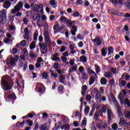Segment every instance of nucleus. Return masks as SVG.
<instances>
[{
	"label": "nucleus",
	"mask_w": 130,
	"mask_h": 130,
	"mask_svg": "<svg viewBox=\"0 0 130 130\" xmlns=\"http://www.w3.org/2000/svg\"><path fill=\"white\" fill-rule=\"evenodd\" d=\"M59 23H57V24H55L53 26V29H54V34H58V32H61L62 29H64L66 28V25H61V27H59Z\"/></svg>",
	"instance_id": "6e6552de"
},
{
	"label": "nucleus",
	"mask_w": 130,
	"mask_h": 130,
	"mask_svg": "<svg viewBox=\"0 0 130 130\" xmlns=\"http://www.w3.org/2000/svg\"><path fill=\"white\" fill-rule=\"evenodd\" d=\"M23 7V2H19L17 4V11H20L22 9V8Z\"/></svg>",
	"instance_id": "aec40b11"
},
{
	"label": "nucleus",
	"mask_w": 130,
	"mask_h": 130,
	"mask_svg": "<svg viewBox=\"0 0 130 130\" xmlns=\"http://www.w3.org/2000/svg\"><path fill=\"white\" fill-rule=\"evenodd\" d=\"M48 114L47 113H43V119H45L46 118H48Z\"/></svg>",
	"instance_id": "bf43d9fd"
},
{
	"label": "nucleus",
	"mask_w": 130,
	"mask_h": 130,
	"mask_svg": "<svg viewBox=\"0 0 130 130\" xmlns=\"http://www.w3.org/2000/svg\"><path fill=\"white\" fill-rule=\"evenodd\" d=\"M41 15L40 13H37V19H38V20L37 21V24L38 26H42L41 23Z\"/></svg>",
	"instance_id": "dca6fc26"
},
{
	"label": "nucleus",
	"mask_w": 130,
	"mask_h": 130,
	"mask_svg": "<svg viewBox=\"0 0 130 130\" xmlns=\"http://www.w3.org/2000/svg\"><path fill=\"white\" fill-rule=\"evenodd\" d=\"M59 20L60 21H63L64 23H66L67 25H69L70 26H72L73 24L75 23V20L71 21L70 19H68V17L66 16H61Z\"/></svg>",
	"instance_id": "39448f33"
},
{
	"label": "nucleus",
	"mask_w": 130,
	"mask_h": 130,
	"mask_svg": "<svg viewBox=\"0 0 130 130\" xmlns=\"http://www.w3.org/2000/svg\"><path fill=\"white\" fill-rule=\"evenodd\" d=\"M19 60V56L18 55H15V56L14 57H11V59L10 60V63L11 64V66H15V62L18 61Z\"/></svg>",
	"instance_id": "ddd939ff"
},
{
	"label": "nucleus",
	"mask_w": 130,
	"mask_h": 130,
	"mask_svg": "<svg viewBox=\"0 0 130 130\" xmlns=\"http://www.w3.org/2000/svg\"><path fill=\"white\" fill-rule=\"evenodd\" d=\"M101 112H102V110H99V111H96V113H95L94 118L96 119V120H98L99 118V114H100Z\"/></svg>",
	"instance_id": "cd10ccee"
},
{
	"label": "nucleus",
	"mask_w": 130,
	"mask_h": 130,
	"mask_svg": "<svg viewBox=\"0 0 130 130\" xmlns=\"http://www.w3.org/2000/svg\"><path fill=\"white\" fill-rule=\"evenodd\" d=\"M89 110H90V107H89V106L88 107H87V106L86 105L85 109L84 110L85 114H88Z\"/></svg>",
	"instance_id": "79ce46f5"
},
{
	"label": "nucleus",
	"mask_w": 130,
	"mask_h": 130,
	"mask_svg": "<svg viewBox=\"0 0 130 130\" xmlns=\"http://www.w3.org/2000/svg\"><path fill=\"white\" fill-rule=\"evenodd\" d=\"M20 45H21L22 47H25V45H26V41L22 40L21 42H20Z\"/></svg>",
	"instance_id": "ea45409f"
},
{
	"label": "nucleus",
	"mask_w": 130,
	"mask_h": 130,
	"mask_svg": "<svg viewBox=\"0 0 130 130\" xmlns=\"http://www.w3.org/2000/svg\"><path fill=\"white\" fill-rule=\"evenodd\" d=\"M12 5V3L11 2H9V1H7V2H4L3 4L4 8H6V9H8V8H10L11 7V5Z\"/></svg>",
	"instance_id": "412c9836"
},
{
	"label": "nucleus",
	"mask_w": 130,
	"mask_h": 130,
	"mask_svg": "<svg viewBox=\"0 0 130 130\" xmlns=\"http://www.w3.org/2000/svg\"><path fill=\"white\" fill-rule=\"evenodd\" d=\"M104 76H105L106 78H111V77L112 76V74L111 73V72L107 71L106 72H105Z\"/></svg>",
	"instance_id": "c9c22d12"
},
{
	"label": "nucleus",
	"mask_w": 130,
	"mask_h": 130,
	"mask_svg": "<svg viewBox=\"0 0 130 130\" xmlns=\"http://www.w3.org/2000/svg\"><path fill=\"white\" fill-rule=\"evenodd\" d=\"M125 116L126 118H130V111H128L127 113H125Z\"/></svg>",
	"instance_id": "774afa93"
},
{
	"label": "nucleus",
	"mask_w": 130,
	"mask_h": 130,
	"mask_svg": "<svg viewBox=\"0 0 130 130\" xmlns=\"http://www.w3.org/2000/svg\"><path fill=\"white\" fill-rule=\"evenodd\" d=\"M30 7H34L35 11H36L38 13H41V15L44 13L43 4H40L39 6V4H35L34 3H31Z\"/></svg>",
	"instance_id": "f03ea898"
},
{
	"label": "nucleus",
	"mask_w": 130,
	"mask_h": 130,
	"mask_svg": "<svg viewBox=\"0 0 130 130\" xmlns=\"http://www.w3.org/2000/svg\"><path fill=\"white\" fill-rule=\"evenodd\" d=\"M94 90L95 91V92H96V94L95 95V99L99 100L101 96L100 92H98V88H94Z\"/></svg>",
	"instance_id": "f704fd0d"
},
{
	"label": "nucleus",
	"mask_w": 130,
	"mask_h": 130,
	"mask_svg": "<svg viewBox=\"0 0 130 130\" xmlns=\"http://www.w3.org/2000/svg\"><path fill=\"white\" fill-rule=\"evenodd\" d=\"M44 36L45 37V41L46 42V47H47L48 45V43H50L51 41L50 36L48 31H45Z\"/></svg>",
	"instance_id": "9d476101"
},
{
	"label": "nucleus",
	"mask_w": 130,
	"mask_h": 130,
	"mask_svg": "<svg viewBox=\"0 0 130 130\" xmlns=\"http://www.w3.org/2000/svg\"><path fill=\"white\" fill-rule=\"evenodd\" d=\"M50 4V5H52L53 8H56L57 7V2H55V0H51Z\"/></svg>",
	"instance_id": "2f4dec72"
},
{
	"label": "nucleus",
	"mask_w": 130,
	"mask_h": 130,
	"mask_svg": "<svg viewBox=\"0 0 130 130\" xmlns=\"http://www.w3.org/2000/svg\"><path fill=\"white\" fill-rule=\"evenodd\" d=\"M18 52V50L17 48V47L16 48H14L12 49V53H13V55H15L16 53H17Z\"/></svg>",
	"instance_id": "09e8293b"
},
{
	"label": "nucleus",
	"mask_w": 130,
	"mask_h": 130,
	"mask_svg": "<svg viewBox=\"0 0 130 130\" xmlns=\"http://www.w3.org/2000/svg\"><path fill=\"white\" fill-rule=\"evenodd\" d=\"M120 107V115H119L120 116V120L119 122V124L120 125H128V123H127V122L126 121V119H125V118H124V116H123V113L121 111V109L120 107V106H119Z\"/></svg>",
	"instance_id": "423d86ee"
},
{
	"label": "nucleus",
	"mask_w": 130,
	"mask_h": 130,
	"mask_svg": "<svg viewBox=\"0 0 130 130\" xmlns=\"http://www.w3.org/2000/svg\"><path fill=\"white\" fill-rule=\"evenodd\" d=\"M125 0H110L111 3H112V4H115L117 5V4H124Z\"/></svg>",
	"instance_id": "4468645a"
},
{
	"label": "nucleus",
	"mask_w": 130,
	"mask_h": 130,
	"mask_svg": "<svg viewBox=\"0 0 130 130\" xmlns=\"http://www.w3.org/2000/svg\"><path fill=\"white\" fill-rule=\"evenodd\" d=\"M28 67V63H24V64H23V71H26V69Z\"/></svg>",
	"instance_id": "4d7b16f0"
},
{
	"label": "nucleus",
	"mask_w": 130,
	"mask_h": 130,
	"mask_svg": "<svg viewBox=\"0 0 130 130\" xmlns=\"http://www.w3.org/2000/svg\"><path fill=\"white\" fill-rule=\"evenodd\" d=\"M70 120L68 118H63V123H64V124H67V123H69Z\"/></svg>",
	"instance_id": "c03bdc74"
},
{
	"label": "nucleus",
	"mask_w": 130,
	"mask_h": 130,
	"mask_svg": "<svg viewBox=\"0 0 130 130\" xmlns=\"http://www.w3.org/2000/svg\"><path fill=\"white\" fill-rule=\"evenodd\" d=\"M108 80L106 79V76H104V78H101V84L105 85L107 84Z\"/></svg>",
	"instance_id": "bb28decb"
},
{
	"label": "nucleus",
	"mask_w": 130,
	"mask_h": 130,
	"mask_svg": "<svg viewBox=\"0 0 130 130\" xmlns=\"http://www.w3.org/2000/svg\"><path fill=\"white\" fill-rule=\"evenodd\" d=\"M108 55H112L113 53H114V49L113 48V47L110 46V47H108Z\"/></svg>",
	"instance_id": "393cba45"
},
{
	"label": "nucleus",
	"mask_w": 130,
	"mask_h": 130,
	"mask_svg": "<svg viewBox=\"0 0 130 130\" xmlns=\"http://www.w3.org/2000/svg\"><path fill=\"white\" fill-rule=\"evenodd\" d=\"M65 79L66 76H64V75H61V76H60V79H59V82H60V83H62V84H64V85H67V82L64 81Z\"/></svg>",
	"instance_id": "a211bd4d"
},
{
	"label": "nucleus",
	"mask_w": 130,
	"mask_h": 130,
	"mask_svg": "<svg viewBox=\"0 0 130 130\" xmlns=\"http://www.w3.org/2000/svg\"><path fill=\"white\" fill-rule=\"evenodd\" d=\"M109 83H110V84H111V85H114L115 83L114 79H110Z\"/></svg>",
	"instance_id": "69168bd1"
},
{
	"label": "nucleus",
	"mask_w": 130,
	"mask_h": 130,
	"mask_svg": "<svg viewBox=\"0 0 130 130\" xmlns=\"http://www.w3.org/2000/svg\"><path fill=\"white\" fill-rule=\"evenodd\" d=\"M42 87H44V84L42 83H37V87L39 88L38 92L42 93L43 92Z\"/></svg>",
	"instance_id": "f3484780"
},
{
	"label": "nucleus",
	"mask_w": 130,
	"mask_h": 130,
	"mask_svg": "<svg viewBox=\"0 0 130 130\" xmlns=\"http://www.w3.org/2000/svg\"><path fill=\"white\" fill-rule=\"evenodd\" d=\"M94 67L95 68V72H96V74H99V73L101 72V68L100 67V66H98V64H94Z\"/></svg>",
	"instance_id": "72a5a7b5"
},
{
	"label": "nucleus",
	"mask_w": 130,
	"mask_h": 130,
	"mask_svg": "<svg viewBox=\"0 0 130 130\" xmlns=\"http://www.w3.org/2000/svg\"><path fill=\"white\" fill-rule=\"evenodd\" d=\"M46 19H47V16H46V15H43V13H42V21H45Z\"/></svg>",
	"instance_id": "052dcab7"
},
{
	"label": "nucleus",
	"mask_w": 130,
	"mask_h": 130,
	"mask_svg": "<svg viewBox=\"0 0 130 130\" xmlns=\"http://www.w3.org/2000/svg\"><path fill=\"white\" fill-rule=\"evenodd\" d=\"M108 12L109 13H111V15H114L115 16H121V15H122V13L121 12H119L118 11H116L115 12L113 8L109 9Z\"/></svg>",
	"instance_id": "f8f14e48"
},
{
	"label": "nucleus",
	"mask_w": 130,
	"mask_h": 130,
	"mask_svg": "<svg viewBox=\"0 0 130 130\" xmlns=\"http://www.w3.org/2000/svg\"><path fill=\"white\" fill-rule=\"evenodd\" d=\"M64 86H58V91L60 93H63Z\"/></svg>",
	"instance_id": "4c0bfd02"
},
{
	"label": "nucleus",
	"mask_w": 130,
	"mask_h": 130,
	"mask_svg": "<svg viewBox=\"0 0 130 130\" xmlns=\"http://www.w3.org/2000/svg\"><path fill=\"white\" fill-rule=\"evenodd\" d=\"M43 40V37L42 35H40L39 36V41H40V43H42V41Z\"/></svg>",
	"instance_id": "338daca9"
},
{
	"label": "nucleus",
	"mask_w": 130,
	"mask_h": 130,
	"mask_svg": "<svg viewBox=\"0 0 130 130\" xmlns=\"http://www.w3.org/2000/svg\"><path fill=\"white\" fill-rule=\"evenodd\" d=\"M25 122L27 124H28V127H31V125L33 124V120H31V119H27L25 120Z\"/></svg>",
	"instance_id": "58836bf2"
},
{
	"label": "nucleus",
	"mask_w": 130,
	"mask_h": 130,
	"mask_svg": "<svg viewBox=\"0 0 130 130\" xmlns=\"http://www.w3.org/2000/svg\"><path fill=\"white\" fill-rule=\"evenodd\" d=\"M118 97L119 98L120 103L121 104H127V106H128V107H130V101L129 99H128V98H126V99H124V96H123V95L122 94V92H120Z\"/></svg>",
	"instance_id": "7ed1b4c3"
},
{
	"label": "nucleus",
	"mask_w": 130,
	"mask_h": 130,
	"mask_svg": "<svg viewBox=\"0 0 130 130\" xmlns=\"http://www.w3.org/2000/svg\"><path fill=\"white\" fill-rule=\"evenodd\" d=\"M61 59L62 61H67V57H66L65 55H63V56L61 57Z\"/></svg>",
	"instance_id": "13d9d810"
},
{
	"label": "nucleus",
	"mask_w": 130,
	"mask_h": 130,
	"mask_svg": "<svg viewBox=\"0 0 130 130\" xmlns=\"http://www.w3.org/2000/svg\"><path fill=\"white\" fill-rule=\"evenodd\" d=\"M7 22V15L5 12H2L0 15V23L5 24Z\"/></svg>",
	"instance_id": "9b49d317"
},
{
	"label": "nucleus",
	"mask_w": 130,
	"mask_h": 130,
	"mask_svg": "<svg viewBox=\"0 0 130 130\" xmlns=\"http://www.w3.org/2000/svg\"><path fill=\"white\" fill-rule=\"evenodd\" d=\"M125 5L127 8L128 9H130V0H127V2L125 3Z\"/></svg>",
	"instance_id": "a18cd8bd"
},
{
	"label": "nucleus",
	"mask_w": 130,
	"mask_h": 130,
	"mask_svg": "<svg viewBox=\"0 0 130 130\" xmlns=\"http://www.w3.org/2000/svg\"><path fill=\"white\" fill-rule=\"evenodd\" d=\"M24 31L25 35H26V34H30L28 27H26V28H24Z\"/></svg>",
	"instance_id": "5fc2aeb1"
},
{
	"label": "nucleus",
	"mask_w": 130,
	"mask_h": 130,
	"mask_svg": "<svg viewBox=\"0 0 130 130\" xmlns=\"http://www.w3.org/2000/svg\"><path fill=\"white\" fill-rule=\"evenodd\" d=\"M7 98L8 99H12L13 100H15L16 99V95L14 94V93H13V94H10V95H8Z\"/></svg>",
	"instance_id": "b1692460"
},
{
	"label": "nucleus",
	"mask_w": 130,
	"mask_h": 130,
	"mask_svg": "<svg viewBox=\"0 0 130 130\" xmlns=\"http://www.w3.org/2000/svg\"><path fill=\"white\" fill-rule=\"evenodd\" d=\"M46 124H42V126L40 127V130H46Z\"/></svg>",
	"instance_id": "de8ad7c7"
},
{
	"label": "nucleus",
	"mask_w": 130,
	"mask_h": 130,
	"mask_svg": "<svg viewBox=\"0 0 130 130\" xmlns=\"http://www.w3.org/2000/svg\"><path fill=\"white\" fill-rule=\"evenodd\" d=\"M94 82H95V78H94L93 76H91L89 80V84L90 85H91L92 84H93V83H94Z\"/></svg>",
	"instance_id": "e433bc0d"
},
{
	"label": "nucleus",
	"mask_w": 130,
	"mask_h": 130,
	"mask_svg": "<svg viewBox=\"0 0 130 130\" xmlns=\"http://www.w3.org/2000/svg\"><path fill=\"white\" fill-rule=\"evenodd\" d=\"M1 84L4 91H9L12 89L14 86V83L11 81L10 78H7L6 76L2 77Z\"/></svg>",
	"instance_id": "f257e3e1"
},
{
	"label": "nucleus",
	"mask_w": 130,
	"mask_h": 130,
	"mask_svg": "<svg viewBox=\"0 0 130 130\" xmlns=\"http://www.w3.org/2000/svg\"><path fill=\"white\" fill-rule=\"evenodd\" d=\"M42 76L44 79H47V78H48V72H43Z\"/></svg>",
	"instance_id": "a19ab883"
},
{
	"label": "nucleus",
	"mask_w": 130,
	"mask_h": 130,
	"mask_svg": "<svg viewBox=\"0 0 130 130\" xmlns=\"http://www.w3.org/2000/svg\"><path fill=\"white\" fill-rule=\"evenodd\" d=\"M78 68V66H73V67L70 68L69 70V74H73L74 71H77V69Z\"/></svg>",
	"instance_id": "a878e982"
},
{
	"label": "nucleus",
	"mask_w": 130,
	"mask_h": 130,
	"mask_svg": "<svg viewBox=\"0 0 130 130\" xmlns=\"http://www.w3.org/2000/svg\"><path fill=\"white\" fill-rule=\"evenodd\" d=\"M112 127L113 129H114V130L117 129V128H118V126L117 123H114L113 124H112Z\"/></svg>",
	"instance_id": "37998d69"
},
{
	"label": "nucleus",
	"mask_w": 130,
	"mask_h": 130,
	"mask_svg": "<svg viewBox=\"0 0 130 130\" xmlns=\"http://www.w3.org/2000/svg\"><path fill=\"white\" fill-rule=\"evenodd\" d=\"M92 41L93 43H97L98 45H101V44H102V42L100 38H95V39H93V40H92Z\"/></svg>",
	"instance_id": "6ab92c4d"
},
{
	"label": "nucleus",
	"mask_w": 130,
	"mask_h": 130,
	"mask_svg": "<svg viewBox=\"0 0 130 130\" xmlns=\"http://www.w3.org/2000/svg\"><path fill=\"white\" fill-rule=\"evenodd\" d=\"M75 59H71V60H70V66H72V67H73V65L75 64Z\"/></svg>",
	"instance_id": "3c124183"
},
{
	"label": "nucleus",
	"mask_w": 130,
	"mask_h": 130,
	"mask_svg": "<svg viewBox=\"0 0 130 130\" xmlns=\"http://www.w3.org/2000/svg\"><path fill=\"white\" fill-rule=\"evenodd\" d=\"M18 65L19 67H23L24 66V61H22V59L20 61H19Z\"/></svg>",
	"instance_id": "e2e57ef3"
},
{
	"label": "nucleus",
	"mask_w": 130,
	"mask_h": 130,
	"mask_svg": "<svg viewBox=\"0 0 130 130\" xmlns=\"http://www.w3.org/2000/svg\"><path fill=\"white\" fill-rule=\"evenodd\" d=\"M36 47V42H32L29 45V48L30 49H34Z\"/></svg>",
	"instance_id": "7c9ffc66"
},
{
	"label": "nucleus",
	"mask_w": 130,
	"mask_h": 130,
	"mask_svg": "<svg viewBox=\"0 0 130 130\" xmlns=\"http://www.w3.org/2000/svg\"><path fill=\"white\" fill-rule=\"evenodd\" d=\"M16 12H17V5L15 6L14 9H13L12 13H16Z\"/></svg>",
	"instance_id": "0e129e2a"
},
{
	"label": "nucleus",
	"mask_w": 130,
	"mask_h": 130,
	"mask_svg": "<svg viewBox=\"0 0 130 130\" xmlns=\"http://www.w3.org/2000/svg\"><path fill=\"white\" fill-rule=\"evenodd\" d=\"M59 66V64L58 63H57V61H56V63H54V68H55V70H57V72Z\"/></svg>",
	"instance_id": "49530a36"
},
{
	"label": "nucleus",
	"mask_w": 130,
	"mask_h": 130,
	"mask_svg": "<svg viewBox=\"0 0 130 130\" xmlns=\"http://www.w3.org/2000/svg\"><path fill=\"white\" fill-rule=\"evenodd\" d=\"M38 34L35 33L34 34V41H36L38 39Z\"/></svg>",
	"instance_id": "6e6d98bb"
},
{
	"label": "nucleus",
	"mask_w": 130,
	"mask_h": 130,
	"mask_svg": "<svg viewBox=\"0 0 130 130\" xmlns=\"http://www.w3.org/2000/svg\"><path fill=\"white\" fill-rule=\"evenodd\" d=\"M82 79L83 80H86L88 79V75L87 74H82Z\"/></svg>",
	"instance_id": "603ef678"
},
{
	"label": "nucleus",
	"mask_w": 130,
	"mask_h": 130,
	"mask_svg": "<svg viewBox=\"0 0 130 130\" xmlns=\"http://www.w3.org/2000/svg\"><path fill=\"white\" fill-rule=\"evenodd\" d=\"M39 127V123L38 122H37V123L35 124L34 128H33V130H38Z\"/></svg>",
	"instance_id": "864d4df0"
},
{
	"label": "nucleus",
	"mask_w": 130,
	"mask_h": 130,
	"mask_svg": "<svg viewBox=\"0 0 130 130\" xmlns=\"http://www.w3.org/2000/svg\"><path fill=\"white\" fill-rule=\"evenodd\" d=\"M39 47H40L41 50V53L43 55L47 53V48L46 47V42L45 43H39Z\"/></svg>",
	"instance_id": "1a4fd4ad"
},
{
	"label": "nucleus",
	"mask_w": 130,
	"mask_h": 130,
	"mask_svg": "<svg viewBox=\"0 0 130 130\" xmlns=\"http://www.w3.org/2000/svg\"><path fill=\"white\" fill-rule=\"evenodd\" d=\"M79 15H80V13L76 12V11H74V12H73V14L72 15V16H74V17H78V16Z\"/></svg>",
	"instance_id": "8fccbe9b"
},
{
	"label": "nucleus",
	"mask_w": 130,
	"mask_h": 130,
	"mask_svg": "<svg viewBox=\"0 0 130 130\" xmlns=\"http://www.w3.org/2000/svg\"><path fill=\"white\" fill-rule=\"evenodd\" d=\"M80 61H82V63H86L87 61V59L85 55H82V56L79 57Z\"/></svg>",
	"instance_id": "4be33fe9"
},
{
	"label": "nucleus",
	"mask_w": 130,
	"mask_h": 130,
	"mask_svg": "<svg viewBox=\"0 0 130 130\" xmlns=\"http://www.w3.org/2000/svg\"><path fill=\"white\" fill-rule=\"evenodd\" d=\"M107 108L106 106H103L102 108V111H103V112H106Z\"/></svg>",
	"instance_id": "680f3d73"
},
{
	"label": "nucleus",
	"mask_w": 130,
	"mask_h": 130,
	"mask_svg": "<svg viewBox=\"0 0 130 130\" xmlns=\"http://www.w3.org/2000/svg\"><path fill=\"white\" fill-rule=\"evenodd\" d=\"M55 126H56V129L57 130L59 128V127L61 126V129H64L68 130L70 128V124H69V123H66V124H63V126H61V122H58V123L55 124Z\"/></svg>",
	"instance_id": "0eeeda50"
},
{
	"label": "nucleus",
	"mask_w": 130,
	"mask_h": 130,
	"mask_svg": "<svg viewBox=\"0 0 130 130\" xmlns=\"http://www.w3.org/2000/svg\"><path fill=\"white\" fill-rule=\"evenodd\" d=\"M87 70L88 71L89 74H90V75H91V74H92L95 75V76H96V72L93 71V70H91V68L90 67H88Z\"/></svg>",
	"instance_id": "473e14b6"
},
{
	"label": "nucleus",
	"mask_w": 130,
	"mask_h": 130,
	"mask_svg": "<svg viewBox=\"0 0 130 130\" xmlns=\"http://www.w3.org/2000/svg\"><path fill=\"white\" fill-rule=\"evenodd\" d=\"M107 54V47H103V48H102V55L103 56H106Z\"/></svg>",
	"instance_id": "5701e85b"
},
{
	"label": "nucleus",
	"mask_w": 130,
	"mask_h": 130,
	"mask_svg": "<svg viewBox=\"0 0 130 130\" xmlns=\"http://www.w3.org/2000/svg\"><path fill=\"white\" fill-rule=\"evenodd\" d=\"M107 114H108V120H111L112 111L109 109H108L107 110Z\"/></svg>",
	"instance_id": "c85d7f7f"
},
{
	"label": "nucleus",
	"mask_w": 130,
	"mask_h": 130,
	"mask_svg": "<svg viewBox=\"0 0 130 130\" xmlns=\"http://www.w3.org/2000/svg\"><path fill=\"white\" fill-rule=\"evenodd\" d=\"M52 60H53L54 61H61V59H60V57H58V53L57 52L56 54H54L53 55V57L52 58Z\"/></svg>",
	"instance_id": "2eb2a0df"
},
{
	"label": "nucleus",
	"mask_w": 130,
	"mask_h": 130,
	"mask_svg": "<svg viewBox=\"0 0 130 130\" xmlns=\"http://www.w3.org/2000/svg\"><path fill=\"white\" fill-rule=\"evenodd\" d=\"M25 120H22V122H17L16 123V126L18 127V125H19V127H23L24 124H25Z\"/></svg>",
	"instance_id": "c756f323"
},
{
	"label": "nucleus",
	"mask_w": 130,
	"mask_h": 130,
	"mask_svg": "<svg viewBox=\"0 0 130 130\" xmlns=\"http://www.w3.org/2000/svg\"><path fill=\"white\" fill-rule=\"evenodd\" d=\"M111 98H112L113 103L115 104V106H116V107H117V112L118 114V115H121L120 113V108L119 105H118V102H117V99H116L115 96H114V94H112V93H111L110 94Z\"/></svg>",
	"instance_id": "20e7f679"
}]
</instances>
